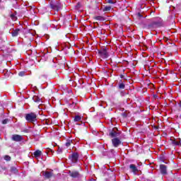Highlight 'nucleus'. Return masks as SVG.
I'll list each match as a JSON object with an SVG mask.
<instances>
[{"label":"nucleus","mask_w":181,"mask_h":181,"mask_svg":"<svg viewBox=\"0 0 181 181\" xmlns=\"http://www.w3.org/2000/svg\"><path fill=\"white\" fill-rule=\"evenodd\" d=\"M49 6L51 9L57 11V12H59V11L62 9V4H60V2L59 1H57L55 3H50Z\"/></svg>","instance_id":"7ed1b4c3"},{"label":"nucleus","mask_w":181,"mask_h":181,"mask_svg":"<svg viewBox=\"0 0 181 181\" xmlns=\"http://www.w3.org/2000/svg\"><path fill=\"white\" fill-rule=\"evenodd\" d=\"M121 78H124V75L120 76Z\"/></svg>","instance_id":"473e14b6"},{"label":"nucleus","mask_w":181,"mask_h":181,"mask_svg":"<svg viewBox=\"0 0 181 181\" xmlns=\"http://www.w3.org/2000/svg\"><path fill=\"white\" fill-rule=\"evenodd\" d=\"M98 54L102 59H107V57L110 56V54H108V49L105 47L98 49Z\"/></svg>","instance_id":"f03ea898"},{"label":"nucleus","mask_w":181,"mask_h":181,"mask_svg":"<svg viewBox=\"0 0 181 181\" xmlns=\"http://www.w3.org/2000/svg\"><path fill=\"white\" fill-rule=\"evenodd\" d=\"M155 129H159V126H154Z\"/></svg>","instance_id":"7c9ffc66"},{"label":"nucleus","mask_w":181,"mask_h":181,"mask_svg":"<svg viewBox=\"0 0 181 181\" xmlns=\"http://www.w3.org/2000/svg\"><path fill=\"white\" fill-rule=\"evenodd\" d=\"M11 18L13 21H15V19H16V17L15 16L14 14H11Z\"/></svg>","instance_id":"c756f323"},{"label":"nucleus","mask_w":181,"mask_h":181,"mask_svg":"<svg viewBox=\"0 0 181 181\" xmlns=\"http://www.w3.org/2000/svg\"><path fill=\"white\" fill-rule=\"evenodd\" d=\"M18 76L20 77H23V76H25V71H21L18 73Z\"/></svg>","instance_id":"bb28decb"},{"label":"nucleus","mask_w":181,"mask_h":181,"mask_svg":"<svg viewBox=\"0 0 181 181\" xmlns=\"http://www.w3.org/2000/svg\"><path fill=\"white\" fill-rule=\"evenodd\" d=\"M11 139L14 141V142H21V141H23V137L19 134H13Z\"/></svg>","instance_id":"423d86ee"},{"label":"nucleus","mask_w":181,"mask_h":181,"mask_svg":"<svg viewBox=\"0 0 181 181\" xmlns=\"http://www.w3.org/2000/svg\"><path fill=\"white\" fill-rule=\"evenodd\" d=\"M161 175H168V167L163 164L160 165Z\"/></svg>","instance_id":"6e6552de"},{"label":"nucleus","mask_w":181,"mask_h":181,"mask_svg":"<svg viewBox=\"0 0 181 181\" xmlns=\"http://www.w3.org/2000/svg\"><path fill=\"white\" fill-rule=\"evenodd\" d=\"M111 9H112V7L111 6H106L104 8H103V11L104 12H108L110 11H111Z\"/></svg>","instance_id":"412c9836"},{"label":"nucleus","mask_w":181,"mask_h":181,"mask_svg":"<svg viewBox=\"0 0 181 181\" xmlns=\"http://www.w3.org/2000/svg\"><path fill=\"white\" fill-rule=\"evenodd\" d=\"M129 169L132 170V172H133V173H136L139 172L138 170V168H136V165H135V164H130L129 165Z\"/></svg>","instance_id":"1a4fd4ad"},{"label":"nucleus","mask_w":181,"mask_h":181,"mask_svg":"<svg viewBox=\"0 0 181 181\" xmlns=\"http://www.w3.org/2000/svg\"><path fill=\"white\" fill-rule=\"evenodd\" d=\"M9 122V119H5L2 121L3 125H6V124H8Z\"/></svg>","instance_id":"393cba45"},{"label":"nucleus","mask_w":181,"mask_h":181,"mask_svg":"<svg viewBox=\"0 0 181 181\" xmlns=\"http://www.w3.org/2000/svg\"><path fill=\"white\" fill-rule=\"evenodd\" d=\"M153 23L155 28H160L162 26V22L160 21H153Z\"/></svg>","instance_id":"4468645a"},{"label":"nucleus","mask_w":181,"mask_h":181,"mask_svg":"<svg viewBox=\"0 0 181 181\" xmlns=\"http://www.w3.org/2000/svg\"><path fill=\"white\" fill-rule=\"evenodd\" d=\"M117 1H113L112 0H107V4H116Z\"/></svg>","instance_id":"cd10ccee"},{"label":"nucleus","mask_w":181,"mask_h":181,"mask_svg":"<svg viewBox=\"0 0 181 181\" xmlns=\"http://www.w3.org/2000/svg\"><path fill=\"white\" fill-rule=\"evenodd\" d=\"M33 100L35 103H40V101H42V99H40V98L36 95H34L33 97Z\"/></svg>","instance_id":"a211bd4d"},{"label":"nucleus","mask_w":181,"mask_h":181,"mask_svg":"<svg viewBox=\"0 0 181 181\" xmlns=\"http://www.w3.org/2000/svg\"><path fill=\"white\" fill-rule=\"evenodd\" d=\"M4 160H6L7 162H9L11 160V157L8 155L4 156Z\"/></svg>","instance_id":"b1692460"},{"label":"nucleus","mask_w":181,"mask_h":181,"mask_svg":"<svg viewBox=\"0 0 181 181\" xmlns=\"http://www.w3.org/2000/svg\"><path fill=\"white\" fill-rule=\"evenodd\" d=\"M78 153L74 152L69 156V159L71 160L72 163H77L78 162Z\"/></svg>","instance_id":"20e7f679"},{"label":"nucleus","mask_w":181,"mask_h":181,"mask_svg":"<svg viewBox=\"0 0 181 181\" xmlns=\"http://www.w3.org/2000/svg\"><path fill=\"white\" fill-rule=\"evenodd\" d=\"M122 116H123L124 118H127L128 117V115L126 112L122 113Z\"/></svg>","instance_id":"c85d7f7f"},{"label":"nucleus","mask_w":181,"mask_h":181,"mask_svg":"<svg viewBox=\"0 0 181 181\" xmlns=\"http://www.w3.org/2000/svg\"><path fill=\"white\" fill-rule=\"evenodd\" d=\"M109 136L110 138H112L114 139L115 138L119 136V133L117 132L114 129H112L109 132Z\"/></svg>","instance_id":"0eeeda50"},{"label":"nucleus","mask_w":181,"mask_h":181,"mask_svg":"<svg viewBox=\"0 0 181 181\" xmlns=\"http://www.w3.org/2000/svg\"><path fill=\"white\" fill-rule=\"evenodd\" d=\"M148 29H156V28L155 27V24H153V22L151 23L148 24L147 26Z\"/></svg>","instance_id":"4be33fe9"},{"label":"nucleus","mask_w":181,"mask_h":181,"mask_svg":"<svg viewBox=\"0 0 181 181\" xmlns=\"http://www.w3.org/2000/svg\"><path fill=\"white\" fill-rule=\"evenodd\" d=\"M25 118L27 122L30 124H35V122H37V115L36 112H31L30 113H27L25 115Z\"/></svg>","instance_id":"f257e3e1"},{"label":"nucleus","mask_w":181,"mask_h":181,"mask_svg":"<svg viewBox=\"0 0 181 181\" xmlns=\"http://www.w3.org/2000/svg\"><path fill=\"white\" fill-rule=\"evenodd\" d=\"M20 30H21L18 29V28L14 30L13 31V33H11L12 36H13V37L18 36V35H19Z\"/></svg>","instance_id":"2eb2a0df"},{"label":"nucleus","mask_w":181,"mask_h":181,"mask_svg":"<svg viewBox=\"0 0 181 181\" xmlns=\"http://www.w3.org/2000/svg\"><path fill=\"white\" fill-rule=\"evenodd\" d=\"M136 16H137V18H139L141 19V18H144V16H142V14H141V13H136Z\"/></svg>","instance_id":"a878e982"},{"label":"nucleus","mask_w":181,"mask_h":181,"mask_svg":"<svg viewBox=\"0 0 181 181\" xmlns=\"http://www.w3.org/2000/svg\"><path fill=\"white\" fill-rule=\"evenodd\" d=\"M33 155H34V158H37L42 155V151L37 150L34 152Z\"/></svg>","instance_id":"f8f14e48"},{"label":"nucleus","mask_w":181,"mask_h":181,"mask_svg":"<svg viewBox=\"0 0 181 181\" xmlns=\"http://www.w3.org/2000/svg\"><path fill=\"white\" fill-rule=\"evenodd\" d=\"M94 19H95V21H105V18H104L103 16H95Z\"/></svg>","instance_id":"f3484780"},{"label":"nucleus","mask_w":181,"mask_h":181,"mask_svg":"<svg viewBox=\"0 0 181 181\" xmlns=\"http://www.w3.org/2000/svg\"><path fill=\"white\" fill-rule=\"evenodd\" d=\"M71 177H78L80 176V173H78V171H69Z\"/></svg>","instance_id":"9b49d317"},{"label":"nucleus","mask_w":181,"mask_h":181,"mask_svg":"<svg viewBox=\"0 0 181 181\" xmlns=\"http://www.w3.org/2000/svg\"><path fill=\"white\" fill-rule=\"evenodd\" d=\"M44 176L45 179H50V177H53V176H54V174L53 172L46 171Z\"/></svg>","instance_id":"9d476101"},{"label":"nucleus","mask_w":181,"mask_h":181,"mask_svg":"<svg viewBox=\"0 0 181 181\" xmlns=\"http://www.w3.org/2000/svg\"><path fill=\"white\" fill-rule=\"evenodd\" d=\"M11 172L13 173H18V169L16 167H11L10 169Z\"/></svg>","instance_id":"5701e85b"},{"label":"nucleus","mask_w":181,"mask_h":181,"mask_svg":"<svg viewBox=\"0 0 181 181\" xmlns=\"http://www.w3.org/2000/svg\"><path fill=\"white\" fill-rule=\"evenodd\" d=\"M171 144L173 145H175V146H179V145H180V141H177L171 139Z\"/></svg>","instance_id":"aec40b11"},{"label":"nucleus","mask_w":181,"mask_h":181,"mask_svg":"<svg viewBox=\"0 0 181 181\" xmlns=\"http://www.w3.org/2000/svg\"><path fill=\"white\" fill-rule=\"evenodd\" d=\"M119 90H124L125 88V83L119 82L118 85Z\"/></svg>","instance_id":"dca6fc26"},{"label":"nucleus","mask_w":181,"mask_h":181,"mask_svg":"<svg viewBox=\"0 0 181 181\" xmlns=\"http://www.w3.org/2000/svg\"><path fill=\"white\" fill-rule=\"evenodd\" d=\"M74 121L75 122H80V121H81V116L80 115H76L74 119Z\"/></svg>","instance_id":"6ab92c4d"},{"label":"nucleus","mask_w":181,"mask_h":181,"mask_svg":"<svg viewBox=\"0 0 181 181\" xmlns=\"http://www.w3.org/2000/svg\"><path fill=\"white\" fill-rule=\"evenodd\" d=\"M178 105H179L180 108H181V100L180 101Z\"/></svg>","instance_id":"2f4dec72"},{"label":"nucleus","mask_w":181,"mask_h":181,"mask_svg":"<svg viewBox=\"0 0 181 181\" xmlns=\"http://www.w3.org/2000/svg\"><path fill=\"white\" fill-rule=\"evenodd\" d=\"M73 144H74L73 140H66L65 143V146H66V148H70V146H71V145Z\"/></svg>","instance_id":"ddd939ff"},{"label":"nucleus","mask_w":181,"mask_h":181,"mask_svg":"<svg viewBox=\"0 0 181 181\" xmlns=\"http://www.w3.org/2000/svg\"><path fill=\"white\" fill-rule=\"evenodd\" d=\"M112 146H114V148H118L119 146V145H121V144H122V142L121 141V140L119 139L115 138L112 139Z\"/></svg>","instance_id":"39448f33"}]
</instances>
